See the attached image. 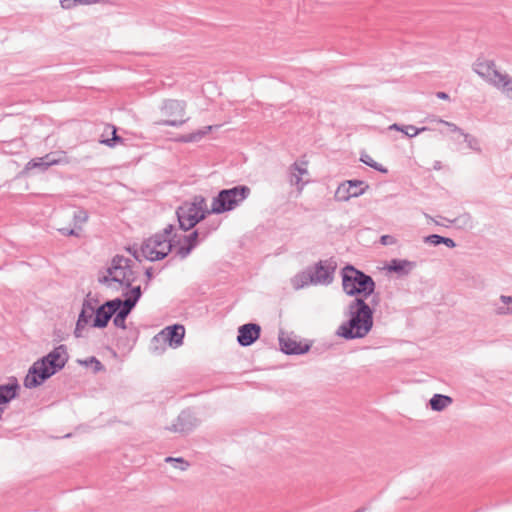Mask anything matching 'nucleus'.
<instances>
[{
  "instance_id": "f257e3e1",
  "label": "nucleus",
  "mask_w": 512,
  "mask_h": 512,
  "mask_svg": "<svg viewBox=\"0 0 512 512\" xmlns=\"http://www.w3.org/2000/svg\"><path fill=\"white\" fill-rule=\"evenodd\" d=\"M348 320L337 329L336 335L345 340L362 339L373 328L374 310L361 297L354 298L348 305Z\"/></svg>"
},
{
  "instance_id": "f03ea898",
  "label": "nucleus",
  "mask_w": 512,
  "mask_h": 512,
  "mask_svg": "<svg viewBox=\"0 0 512 512\" xmlns=\"http://www.w3.org/2000/svg\"><path fill=\"white\" fill-rule=\"evenodd\" d=\"M67 347L61 344L47 355L35 361L24 378V386L28 389L42 385L46 380L62 370L68 362Z\"/></svg>"
},
{
  "instance_id": "7ed1b4c3",
  "label": "nucleus",
  "mask_w": 512,
  "mask_h": 512,
  "mask_svg": "<svg viewBox=\"0 0 512 512\" xmlns=\"http://www.w3.org/2000/svg\"><path fill=\"white\" fill-rule=\"evenodd\" d=\"M174 229L173 224H168L162 232L145 240L141 245L142 257L151 262L167 257L181 242L180 237L173 233Z\"/></svg>"
},
{
  "instance_id": "20e7f679",
  "label": "nucleus",
  "mask_w": 512,
  "mask_h": 512,
  "mask_svg": "<svg viewBox=\"0 0 512 512\" xmlns=\"http://www.w3.org/2000/svg\"><path fill=\"white\" fill-rule=\"evenodd\" d=\"M341 277L343 291L348 296L356 298L362 295L365 300L375 292L376 284L373 278L351 264L342 268Z\"/></svg>"
},
{
  "instance_id": "39448f33",
  "label": "nucleus",
  "mask_w": 512,
  "mask_h": 512,
  "mask_svg": "<svg viewBox=\"0 0 512 512\" xmlns=\"http://www.w3.org/2000/svg\"><path fill=\"white\" fill-rule=\"evenodd\" d=\"M335 269L334 262L320 260L314 266L307 267L292 278L293 288L299 290L308 285H329L333 281Z\"/></svg>"
},
{
  "instance_id": "423d86ee",
  "label": "nucleus",
  "mask_w": 512,
  "mask_h": 512,
  "mask_svg": "<svg viewBox=\"0 0 512 512\" xmlns=\"http://www.w3.org/2000/svg\"><path fill=\"white\" fill-rule=\"evenodd\" d=\"M251 189L247 185H237L232 188L222 189L213 198L210 212L223 214L237 208L250 195Z\"/></svg>"
},
{
  "instance_id": "0eeeda50",
  "label": "nucleus",
  "mask_w": 512,
  "mask_h": 512,
  "mask_svg": "<svg viewBox=\"0 0 512 512\" xmlns=\"http://www.w3.org/2000/svg\"><path fill=\"white\" fill-rule=\"evenodd\" d=\"M115 298L107 300L97 308L94 304L98 303V299L93 298L89 292L83 300L81 309H84L87 315H90V325L93 328L104 329L108 326L114 315Z\"/></svg>"
},
{
  "instance_id": "6e6552de",
  "label": "nucleus",
  "mask_w": 512,
  "mask_h": 512,
  "mask_svg": "<svg viewBox=\"0 0 512 512\" xmlns=\"http://www.w3.org/2000/svg\"><path fill=\"white\" fill-rule=\"evenodd\" d=\"M143 291L137 285L130 291L123 293L124 299L117 297L114 302L113 325L120 329H126V319L141 299Z\"/></svg>"
},
{
  "instance_id": "1a4fd4ad",
  "label": "nucleus",
  "mask_w": 512,
  "mask_h": 512,
  "mask_svg": "<svg viewBox=\"0 0 512 512\" xmlns=\"http://www.w3.org/2000/svg\"><path fill=\"white\" fill-rule=\"evenodd\" d=\"M160 110L167 119L156 121L157 126L180 127L188 121V118H183L186 112V102L183 100L166 99Z\"/></svg>"
},
{
  "instance_id": "9d476101",
  "label": "nucleus",
  "mask_w": 512,
  "mask_h": 512,
  "mask_svg": "<svg viewBox=\"0 0 512 512\" xmlns=\"http://www.w3.org/2000/svg\"><path fill=\"white\" fill-rule=\"evenodd\" d=\"M127 263H132V260L123 255H115L106 268V273H98V282L106 287H112L113 283H118L123 287V281L120 278L124 273L126 274Z\"/></svg>"
},
{
  "instance_id": "9b49d317",
  "label": "nucleus",
  "mask_w": 512,
  "mask_h": 512,
  "mask_svg": "<svg viewBox=\"0 0 512 512\" xmlns=\"http://www.w3.org/2000/svg\"><path fill=\"white\" fill-rule=\"evenodd\" d=\"M185 328L181 324H173L165 327L152 338V345L155 351L159 350L158 344H168L170 347L177 348L183 344Z\"/></svg>"
},
{
  "instance_id": "f8f14e48",
  "label": "nucleus",
  "mask_w": 512,
  "mask_h": 512,
  "mask_svg": "<svg viewBox=\"0 0 512 512\" xmlns=\"http://www.w3.org/2000/svg\"><path fill=\"white\" fill-rule=\"evenodd\" d=\"M175 214L179 228L185 232L193 229L197 224L205 219L203 212L199 214L198 211L190 205L189 201H184L180 206H178Z\"/></svg>"
},
{
  "instance_id": "ddd939ff",
  "label": "nucleus",
  "mask_w": 512,
  "mask_h": 512,
  "mask_svg": "<svg viewBox=\"0 0 512 512\" xmlns=\"http://www.w3.org/2000/svg\"><path fill=\"white\" fill-rule=\"evenodd\" d=\"M368 187L362 180H348L338 186L334 197L339 202H346L352 197L364 194Z\"/></svg>"
},
{
  "instance_id": "4468645a",
  "label": "nucleus",
  "mask_w": 512,
  "mask_h": 512,
  "mask_svg": "<svg viewBox=\"0 0 512 512\" xmlns=\"http://www.w3.org/2000/svg\"><path fill=\"white\" fill-rule=\"evenodd\" d=\"M199 424L200 420L196 417L194 412H192L190 409H186L181 411L175 422L171 426L167 427V429L171 432L188 434L192 432Z\"/></svg>"
},
{
  "instance_id": "2eb2a0df",
  "label": "nucleus",
  "mask_w": 512,
  "mask_h": 512,
  "mask_svg": "<svg viewBox=\"0 0 512 512\" xmlns=\"http://www.w3.org/2000/svg\"><path fill=\"white\" fill-rule=\"evenodd\" d=\"M473 71L483 80L491 85H496V79L500 76V72L496 69L493 60H485L478 58L473 64Z\"/></svg>"
},
{
  "instance_id": "dca6fc26",
  "label": "nucleus",
  "mask_w": 512,
  "mask_h": 512,
  "mask_svg": "<svg viewBox=\"0 0 512 512\" xmlns=\"http://www.w3.org/2000/svg\"><path fill=\"white\" fill-rule=\"evenodd\" d=\"M279 346L280 351L286 355H303L311 348V344H302L282 331L279 334Z\"/></svg>"
},
{
  "instance_id": "f3484780",
  "label": "nucleus",
  "mask_w": 512,
  "mask_h": 512,
  "mask_svg": "<svg viewBox=\"0 0 512 512\" xmlns=\"http://www.w3.org/2000/svg\"><path fill=\"white\" fill-rule=\"evenodd\" d=\"M261 326L257 323H246L238 328L237 342L242 347L254 344L260 337Z\"/></svg>"
},
{
  "instance_id": "a211bd4d",
  "label": "nucleus",
  "mask_w": 512,
  "mask_h": 512,
  "mask_svg": "<svg viewBox=\"0 0 512 512\" xmlns=\"http://www.w3.org/2000/svg\"><path fill=\"white\" fill-rule=\"evenodd\" d=\"M181 241H183L182 245H178L175 248V256L179 257L181 260L186 259L192 251L202 242V239L199 236V232L193 230L188 235H183L182 238H180Z\"/></svg>"
},
{
  "instance_id": "6ab92c4d",
  "label": "nucleus",
  "mask_w": 512,
  "mask_h": 512,
  "mask_svg": "<svg viewBox=\"0 0 512 512\" xmlns=\"http://www.w3.org/2000/svg\"><path fill=\"white\" fill-rule=\"evenodd\" d=\"M416 266L415 261L394 258L385 265L384 269L401 277L409 275Z\"/></svg>"
},
{
  "instance_id": "aec40b11",
  "label": "nucleus",
  "mask_w": 512,
  "mask_h": 512,
  "mask_svg": "<svg viewBox=\"0 0 512 512\" xmlns=\"http://www.w3.org/2000/svg\"><path fill=\"white\" fill-rule=\"evenodd\" d=\"M20 386L16 378L12 382L0 385V406L6 405L18 396Z\"/></svg>"
},
{
  "instance_id": "412c9836",
  "label": "nucleus",
  "mask_w": 512,
  "mask_h": 512,
  "mask_svg": "<svg viewBox=\"0 0 512 512\" xmlns=\"http://www.w3.org/2000/svg\"><path fill=\"white\" fill-rule=\"evenodd\" d=\"M307 164L306 161H303L301 165L298 162H294L290 166V183L291 185H296L298 190L301 191L305 185V182L302 181V176L308 173L307 168L305 167Z\"/></svg>"
},
{
  "instance_id": "4be33fe9",
  "label": "nucleus",
  "mask_w": 512,
  "mask_h": 512,
  "mask_svg": "<svg viewBox=\"0 0 512 512\" xmlns=\"http://www.w3.org/2000/svg\"><path fill=\"white\" fill-rule=\"evenodd\" d=\"M452 398L443 394H434L429 401L430 408L433 411L440 412L452 403Z\"/></svg>"
},
{
  "instance_id": "5701e85b",
  "label": "nucleus",
  "mask_w": 512,
  "mask_h": 512,
  "mask_svg": "<svg viewBox=\"0 0 512 512\" xmlns=\"http://www.w3.org/2000/svg\"><path fill=\"white\" fill-rule=\"evenodd\" d=\"M212 126H206L202 129H199L195 132L181 135L179 138H177L178 142L181 143H192V142H198L200 141L205 135H207L211 130Z\"/></svg>"
},
{
  "instance_id": "b1692460",
  "label": "nucleus",
  "mask_w": 512,
  "mask_h": 512,
  "mask_svg": "<svg viewBox=\"0 0 512 512\" xmlns=\"http://www.w3.org/2000/svg\"><path fill=\"white\" fill-rule=\"evenodd\" d=\"M134 262L127 263L126 264V274L124 273L121 276V280L123 281V287L128 289V291L131 290V288H135L136 286H133V283L137 280L138 273L133 269Z\"/></svg>"
},
{
  "instance_id": "393cba45",
  "label": "nucleus",
  "mask_w": 512,
  "mask_h": 512,
  "mask_svg": "<svg viewBox=\"0 0 512 512\" xmlns=\"http://www.w3.org/2000/svg\"><path fill=\"white\" fill-rule=\"evenodd\" d=\"M424 242L433 246L444 244L448 248L456 247V243L452 238L444 237L438 234H431L424 237Z\"/></svg>"
},
{
  "instance_id": "a878e982",
  "label": "nucleus",
  "mask_w": 512,
  "mask_h": 512,
  "mask_svg": "<svg viewBox=\"0 0 512 512\" xmlns=\"http://www.w3.org/2000/svg\"><path fill=\"white\" fill-rule=\"evenodd\" d=\"M189 203L195 208V210L198 211L199 214L203 212L204 218L210 214H213V212H210V209L207 207L206 198L202 195H195L192 200L189 201Z\"/></svg>"
},
{
  "instance_id": "bb28decb",
  "label": "nucleus",
  "mask_w": 512,
  "mask_h": 512,
  "mask_svg": "<svg viewBox=\"0 0 512 512\" xmlns=\"http://www.w3.org/2000/svg\"><path fill=\"white\" fill-rule=\"evenodd\" d=\"M39 169L41 172L46 171L49 167L48 162L45 160V155L43 157L33 158L27 162L24 167V172H28L32 169Z\"/></svg>"
},
{
  "instance_id": "cd10ccee",
  "label": "nucleus",
  "mask_w": 512,
  "mask_h": 512,
  "mask_svg": "<svg viewBox=\"0 0 512 512\" xmlns=\"http://www.w3.org/2000/svg\"><path fill=\"white\" fill-rule=\"evenodd\" d=\"M90 324V315H87L84 309H81L76 322L74 335L76 338L82 337V330Z\"/></svg>"
},
{
  "instance_id": "c85d7f7f",
  "label": "nucleus",
  "mask_w": 512,
  "mask_h": 512,
  "mask_svg": "<svg viewBox=\"0 0 512 512\" xmlns=\"http://www.w3.org/2000/svg\"><path fill=\"white\" fill-rule=\"evenodd\" d=\"M500 301L502 302V305L495 307V314L512 315V296L501 295Z\"/></svg>"
},
{
  "instance_id": "c756f323",
  "label": "nucleus",
  "mask_w": 512,
  "mask_h": 512,
  "mask_svg": "<svg viewBox=\"0 0 512 512\" xmlns=\"http://www.w3.org/2000/svg\"><path fill=\"white\" fill-rule=\"evenodd\" d=\"M219 222H206L205 224L201 225L199 228L196 229V231L199 232V236L202 239V241L206 240L208 236L216 231L219 227Z\"/></svg>"
},
{
  "instance_id": "7c9ffc66",
  "label": "nucleus",
  "mask_w": 512,
  "mask_h": 512,
  "mask_svg": "<svg viewBox=\"0 0 512 512\" xmlns=\"http://www.w3.org/2000/svg\"><path fill=\"white\" fill-rule=\"evenodd\" d=\"M45 160L48 162L49 167L68 163L67 157L64 152H50L45 155Z\"/></svg>"
},
{
  "instance_id": "2f4dec72",
  "label": "nucleus",
  "mask_w": 512,
  "mask_h": 512,
  "mask_svg": "<svg viewBox=\"0 0 512 512\" xmlns=\"http://www.w3.org/2000/svg\"><path fill=\"white\" fill-rule=\"evenodd\" d=\"M494 87L501 89L504 92L512 91V77L508 74L500 73V76L496 79V85Z\"/></svg>"
},
{
  "instance_id": "473e14b6",
  "label": "nucleus",
  "mask_w": 512,
  "mask_h": 512,
  "mask_svg": "<svg viewBox=\"0 0 512 512\" xmlns=\"http://www.w3.org/2000/svg\"><path fill=\"white\" fill-rule=\"evenodd\" d=\"M360 161L365 165L375 169L378 172L386 174L388 169L385 168L382 164L374 161L368 154H362L360 157Z\"/></svg>"
},
{
  "instance_id": "72a5a7b5",
  "label": "nucleus",
  "mask_w": 512,
  "mask_h": 512,
  "mask_svg": "<svg viewBox=\"0 0 512 512\" xmlns=\"http://www.w3.org/2000/svg\"><path fill=\"white\" fill-rule=\"evenodd\" d=\"M88 220V213L84 209H78L73 214V224L74 227L81 230L82 224L86 223Z\"/></svg>"
},
{
  "instance_id": "f704fd0d",
  "label": "nucleus",
  "mask_w": 512,
  "mask_h": 512,
  "mask_svg": "<svg viewBox=\"0 0 512 512\" xmlns=\"http://www.w3.org/2000/svg\"><path fill=\"white\" fill-rule=\"evenodd\" d=\"M78 362L86 367H93V372L98 373L104 370V365L94 356H91L85 360H78Z\"/></svg>"
},
{
  "instance_id": "c9c22d12",
  "label": "nucleus",
  "mask_w": 512,
  "mask_h": 512,
  "mask_svg": "<svg viewBox=\"0 0 512 512\" xmlns=\"http://www.w3.org/2000/svg\"><path fill=\"white\" fill-rule=\"evenodd\" d=\"M99 0H61V6L64 9H71L78 5H90L97 3Z\"/></svg>"
},
{
  "instance_id": "e433bc0d",
  "label": "nucleus",
  "mask_w": 512,
  "mask_h": 512,
  "mask_svg": "<svg viewBox=\"0 0 512 512\" xmlns=\"http://www.w3.org/2000/svg\"><path fill=\"white\" fill-rule=\"evenodd\" d=\"M124 139L117 134L116 128L113 126L112 137L100 140L101 144H104L110 148L115 147L118 143H123Z\"/></svg>"
},
{
  "instance_id": "4c0bfd02",
  "label": "nucleus",
  "mask_w": 512,
  "mask_h": 512,
  "mask_svg": "<svg viewBox=\"0 0 512 512\" xmlns=\"http://www.w3.org/2000/svg\"><path fill=\"white\" fill-rule=\"evenodd\" d=\"M464 137V141L467 143V146L476 152H481V147L479 145V141L476 137L469 133H465L462 135Z\"/></svg>"
},
{
  "instance_id": "58836bf2",
  "label": "nucleus",
  "mask_w": 512,
  "mask_h": 512,
  "mask_svg": "<svg viewBox=\"0 0 512 512\" xmlns=\"http://www.w3.org/2000/svg\"><path fill=\"white\" fill-rule=\"evenodd\" d=\"M428 130V127H421V128H417L413 125H406L404 126V129H403V133L409 137V138H412V137H415L416 135L420 134L421 132H424Z\"/></svg>"
},
{
  "instance_id": "ea45409f",
  "label": "nucleus",
  "mask_w": 512,
  "mask_h": 512,
  "mask_svg": "<svg viewBox=\"0 0 512 512\" xmlns=\"http://www.w3.org/2000/svg\"><path fill=\"white\" fill-rule=\"evenodd\" d=\"M166 462H177V464H180L179 468L181 470H186L187 467L189 466V463L181 457H179V458L167 457Z\"/></svg>"
},
{
  "instance_id": "a19ab883",
  "label": "nucleus",
  "mask_w": 512,
  "mask_h": 512,
  "mask_svg": "<svg viewBox=\"0 0 512 512\" xmlns=\"http://www.w3.org/2000/svg\"><path fill=\"white\" fill-rule=\"evenodd\" d=\"M439 122L443 123L444 125H446L451 132H457L460 135L464 134V130L461 129L460 127H458L456 124H454L452 122H448V121H445V120H439Z\"/></svg>"
},
{
  "instance_id": "79ce46f5",
  "label": "nucleus",
  "mask_w": 512,
  "mask_h": 512,
  "mask_svg": "<svg viewBox=\"0 0 512 512\" xmlns=\"http://www.w3.org/2000/svg\"><path fill=\"white\" fill-rule=\"evenodd\" d=\"M58 231L64 235V236H76L78 237L79 234L77 232V228H60Z\"/></svg>"
},
{
  "instance_id": "37998d69",
  "label": "nucleus",
  "mask_w": 512,
  "mask_h": 512,
  "mask_svg": "<svg viewBox=\"0 0 512 512\" xmlns=\"http://www.w3.org/2000/svg\"><path fill=\"white\" fill-rule=\"evenodd\" d=\"M145 277H146V280H145V289L148 288V286L150 285V282L151 280L153 279L154 277V273H153V267H148L145 269Z\"/></svg>"
},
{
  "instance_id": "c03bdc74",
  "label": "nucleus",
  "mask_w": 512,
  "mask_h": 512,
  "mask_svg": "<svg viewBox=\"0 0 512 512\" xmlns=\"http://www.w3.org/2000/svg\"><path fill=\"white\" fill-rule=\"evenodd\" d=\"M380 242L383 245H389L394 243V237L391 235H382L380 238Z\"/></svg>"
},
{
  "instance_id": "a18cd8bd",
  "label": "nucleus",
  "mask_w": 512,
  "mask_h": 512,
  "mask_svg": "<svg viewBox=\"0 0 512 512\" xmlns=\"http://www.w3.org/2000/svg\"><path fill=\"white\" fill-rule=\"evenodd\" d=\"M128 251L133 255V257L135 258V260H137L138 262H141V261H142V259H141V257H142L141 250H140V251H138V250H136V249H133V250H132L131 248H129V249H128Z\"/></svg>"
},
{
  "instance_id": "49530a36",
  "label": "nucleus",
  "mask_w": 512,
  "mask_h": 512,
  "mask_svg": "<svg viewBox=\"0 0 512 512\" xmlns=\"http://www.w3.org/2000/svg\"><path fill=\"white\" fill-rule=\"evenodd\" d=\"M436 97L441 99V100H448L449 99V95L446 92H443V91L437 92L436 93Z\"/></svg>"
},
{
  "instance_id": "de8ad7c7",
  "label": "nucleus",
  "mask_w": 512,
  "mask_h": 512,
  "mask_svg": "<svg viewBox=\"0 0 512 512\" xmlns=\"http://www.w3.org/2000/svg\"><path fill=\"white\" fill-rule=\"evenodd\" d=\"M389 129L403 132L404 126L394 123L389 127Z\"/></svg>"
},
{
  "instance_id": "09e8293b",
  "label": "nucleus",
  "mask_w": 512,
  "mask_h": 512,
  "mask_svg": "<svg viewBox=\"0 0 512 512\" xmlns=\"http://www.w3.org/2000/svg\"><path fill=\"white\" fill-rule=\"evenodd\" d=\"M433 169L435 170H440L442 169V163L441 161H435L434 164H433Z\"/></svg>"
},
{
  "instance_id": "8fccbe9b",
  "label": "nucleus",
  "mask_w": 512,
  "mask_h": 512,
  "mask_svg": "<svg viewBox=\"0 0 512 512\" xmlns=\"http://www.w3.org/2000/svg\"><path fill=\"white\" fill-rule=\"evenodd\" d=\"M378 300H379V295L377 294V295H375V296L373 297V299H372V303H373L374 305H376V304H377V302H378Z\"/></svg>"
},
{
  "instance_id": "3c124183",
  "label": "nucleus",
  "mask_w": 512,
  "mask_h": 512,
  "mask_svg": "<svg viewBox=\"0 0 512 512\" xmlns=\"http://www.w3.org/2000/svg\"><path fill=\"white\" fill-rule=\"evenodd\" d=\"M4 413V407L3 405L0 406V420L2 419V415Z\"/></svg>"
},
{
  "instance_id": "603ef678",
  "label": "nucleus",
  "mask_w": 512,
  "mask_h": 512,
  "mask_svg": "<svg viewBox=\"0 0 512 512\" xmlns=\"http://www.w3.org/2000/svg\"><path fill=\"white\" fill-rule=\"evenodd\" d=\"M364 511H365V508H359L355 512H364Z\"/></svg>"
},
{
  "instance_id": "864d4df0",
  "label": "nucleus",
  "mask_w": 512,
  "mask_h": 512,
  "mask_svg": "<svg viewBox=\"0 0 512 512\" xmlns=\"http://www.w3.org/2000/svg\"><path fill=\"white\" fill-rule=\"evenodd\" d=\"M364 511H365V508H359L355 512H364Z\"/></svg>"
},
{
  "instance_id": "5fc2aeb1",
  "label": "nucleus",
  "mask_w": 512,
  "mask_h": 512,
  "mask_svg": "<svg viewBox=\"0 0 512 512\" xmlns=\"http://www.w3.org/2000/svg\"><path fill=\"white\" fill-rule=\"evenodd\" d=\"M364 511H365V508H359L355 512H364Z\"/></svg>"
}]
</instances>
